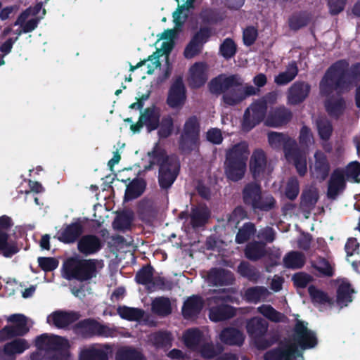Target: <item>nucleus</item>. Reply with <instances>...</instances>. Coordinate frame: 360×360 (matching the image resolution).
<instances>
[{
  "label": "nucleus",
  "instance_id": "obj_20",
  "mask_svg": "<svg viewBox=\"0 0 360 360\" xmlns=\"http://www.w3.org/2000/svg\"><path fill=\"white\" fill-rule=\"evenodd\" d=\"M268 141L271 148L274 149L283 150L284 155L290 153L295 146H297V143L295 139L290 137L288 134L271 131L268 134Z\"/></svg>",
  "mask_w": 360,
  "mask_h": 360
},
{
  "label": "nucleus",
  "instance_id": "obj_6",
  "mask_svg": "<svg viewBox=\"0 0 360 360\" xmlns=\"http://www.w3.org/2000/svg\"><path fill=\"white\" fill-rule=\"evenodd\" d=\"M96 262L93 259L70 257L63 264L64 277L67 280L75 279L87 281L96 276Z\"/></svg>",
  "mask_w": 360,
  "mask_h": 360
},
{
  "label": "nucleus",
  "instance_id": "obj_21",
  "mask_svg": "<svg viewBox=\"0 0 360 360\" xmlns=\"http://www.w3.org/2000/svg\"><path fill=\"white\" fill-rule=\"evenodd\" d=\"M22 248L15 233L0 235V255L5 258H11Z\"/></svg>",
  "mask_w": 360,
  "mask_h": 360
},
{
  "label": "nucleus",
  "instance_id": "obj_47",
  "mask_svg": "<svg viewBox=\"0 0 360 360\" xmlns=\"http://www.w3.org/2000/svg\"><path fill=\"white\" fill-rule=\"evenodd\" d=\"M117 311L122 319L129 321H140L144 316V311L143 309L127 306L118 307Z\"/></svg>",
  "mask_w": 360,
  "mask_h": 360
},
{
  "label": "nucleus",
  "instance_id": "obj_59",
  "mask_svg": "<svg viewBox=\"0 0 360 360\" xmlns=\"http://www.w3.org/2000/svg\"><path fill=\"white\" fill-rule=\"evenodd\" d=\"M116 360H146L143 355L137 349L127 347L119 349L116 353Z\"/></svg>",
  "mask_w": 360,
  "mask_h": 360
},
{
  "label": "nucleus",
  "instance_id": "obj_11",
  "mask_svg": "<svg viewBox=\"0 0 360 360\" xmlns=\"http://www.w3.org/2000/svg\"><path fill=\"white\" fill-rule=\"evenodd\" d=\"M212 34V29L210 27H200L185 46L183 53L184 58L192 59L201 53L205 44L210 40Z\"/></svg>",
  "mask_w": 360,
  "mask_h": 360
},
{
  "label": "nucleus",
  "instance_id": "obj_16",
  "mask_svg": "<svg viewBox=\"0 0 360 360\" xmlns=\"http://www.w3.org/2000/svg\"><path fill=\"white\" fill-rule=\"evenodd\" d=\"M35 346L39 349L59 352L67 348L68 342L61 336L44 333L36 338Z\"/></svg>",
  "mask_w": 360,
  "mask_h": 360
},
{
  "label": "nucleus",
  "instance_id": "obj_46",
  "mask_svg": "<svg viewBox=\"0 0 360 360\" xmlns=\"http://www.w3.org/2000/svg\"><path fill=\"white\" fill-rule=\"evenodd\" d=\"M238 273L249 281L257 283L260 278L259 271L248 262L243 261L238 266Z\"/></svg>",
  "mask_w": 360,
  "mask_h": 360
},
{
  "label": "nucleus",
  "instance_id": "obj_61",
  "mask_svg": "<svg viewBox=\"0 0 360 360\" xmlns=\"http://www.w3.org/2000/svg\"><path fill=\"white\" fill-rule=\"evenodd\" d=\"M300 147L303 151L308 150L309 146L314 143V136L311 129L307 125H303L298 136Z\"/></svg>",
  "mask_w": 360,
  "mask_h": 360
},
{
  "label": "nucleus",
  "instance_id": "obj_36",
  "mask_svg": "<svg viewBox=\"0 0 360 360\" xmlns=\"http://www.w3.org/2000/svg\"><path fill=\"white\" fill-rule=\"evenodd\" d=\"M203 338L202 332L197 328L186 330L183 335L185 345L193 351L199 349Z\"/></svg>",
  "mask_w": 360,
  "mask_h": 360
},
{
  "label": "nucleus",
  "instance_id": "obj_7",
  "mask_svg": "<svg viewBox=\"0 0 360 360\" xmlns=\"http://www.w3.org/2000/svg\"><path fill=\"white\" fill-rule=\"evenodd\" d=\"M276 96L274 93H269L264 96L252 102L245 110L242 127L244 131H249L260 124L265 118L268 103H274Z\"/></svg>",
  "mask_w": 360,
  "mask_h": 360
},
{
  "label": "nucleus",
  "instance_id": "obj_62",
  "mask_svg": "<svg viewBox=\"0 0 360 360\" xmlns=\"http://www.w3.org/2000/svg\"><path fill=\"white\" fill-rule=\"evenodd\" d=\"M174 287L173 282L168 280L165 277L155 276L154 277L151 285L147 288L148 292H154L157 290H171Z\"/></svg>",
  "mask_w": 360,
  "mask_h": 360
},
{
  "label": "nucleus",
  "instance_id": "obj_24",
  "mask_svg": "<svg viewBox=\"0 0 360 360\" xmlns=\"http://www.w3.org/2000/svg\"><path fill=\"white\" fill-rule=\"evenodd\" d=\"M207 65L204 62L195 63L189 70V85L193 89L202 86L207 80Z\"/></svg>",
  "mask_w": 360,
  "mask_h": 360
},
{
  "label": "nucleus",
  "instance_id": "obj_30",
  "mask_svg": "<svg viewBox=\"0 0 360 360\" xmlns=\"http://www.w3.org/2000/svg\"><path fill=\"white\" fill-rule=\"evenodd\" d=\"M345 181L343 173L339 169H335L328 181L327 195L330 199H335L340 191L345 188Z\"/></svg>",
  "mask_w": 360,
  "mask_h": 360
},
{
  "label": "nucleus",
  "instance_id": "obj_43",
  "mask_svg": "<svg viewBox=\"0 0 360 360\" xmlns=\"http://www.w3.org/2000/svg\"><path fill=\"white\" fill-rule=\"evenodd\" d=\"M305 264L304 255L298 251H290L283 258V265L287 269H301Z\"/></svg>",
  "mask_w": 360,
  "mask_h": 360
},
{
  "label": "nucleus",
  "instance_id": "obj_29",
  "mask_svg": "<svg viewBox=\"0 0 360 360\" xmlns=\"http://www.w3.org/2000/svg\"><path fill=\"white\" fill-rule=\"evenodd\" d=\"M79 314L74 311L58 310L51 314L53 324L57 328H65L79 319Z\"/></svg>",
  "mask_w": 360,
  "mask_h": 360
},
{
  "label": "nucleus",
  "instance_id": "obj_32",
  "mask_svg": "<svg viewBox=\"0 0 360 360\" xmlns=\"http://www.w3.org/2000/svg\"><path fill=\"white\" fill-rule=\"evenodd\" d=\"M219 339L225 345L241 346L244 342L245 336L238 328L226 327L219 333Z\"/></svg>",
  "mask_w": 360,
  "mask_h": 360
},
{
  "label": "nucleus",
  "instance_id": "obj_34",
  "mask_svg": "<svg viewBox=\"0 0 360 360\" xmlns=\"http://www.w3.org/2000/svg\"><path fill=\"white\" fill-rule=\"evenodd\" d=\"M314 171L316 177L322 181L329 175L330 167L326 155L323 153H316L314 155Z\"/></svg>",
  "mask_w": 360,
  "mask_h": 360
},
{
  "label": "nucleus",
  "instance_id": "obj_53",
  "mask_svg": "<svg viewBox=\"0 0 360 360\" xmlns=\"http://www.w3.org/2000/svg\"><path fill=\"white\" fill-rule=\"evenodd\" d=\"M153 311L161 316H167L172 313L171 302L168 297H160L152 302Z\"/></svg>",
  "mask_w": 360,
  "mask_h": 360
},
{
  "label": "nucleus",
  "instance_id": "obj_8",
  "mask_svg": "<svg viewBox=\"0 0 360 360\" xmlns=\"http://www.w3.org/2000/svg\"><path fill=\"white\" fill-rule=\"evenodd\" d=\"M229 301V296L225 295H216L208 299L210 307L209 318L213 322H219L233 318L236 315L235 308L226 304Z\"/></svg>",
  "mask_w": 360,
  "mask_h": 360
},
{
  "label": "nucleus",
  "instance_id": "obj_12",
  "mask_svg": "<svg viewBox=\"0 0 360 360\" xmlns=\"http://www.w3.org/2000/svg\"><path fill=\"white\" fill-rule=\"evenodd\" d=\"M187 99L186 88L182 76L174 78L168 90L167 105L172 109H181Z\"/></svg>",
  "mask_w": 360,
  "mask_h": 360
},
{
  "label": "nucleus",
  "instance_id": "obj_58",
  "mask_svg": "<svg viewBox=\"0 0 360 360\" xmlns=\"http://www.w3.org/2000/svg\"><path fill=\"white\" fill-rule=\"evenodd\" d=\"M209 218L207 212L202 208H193L191 213V224L193 227L198 228L204 226Z\"/></svg>",
  "mask_w": 360,
  "mask_h": 360
},
{
  "label": "nucleus",
  "instance_id": "obj_50",
  "mask_svg": "<svg viewBox=\"0 0 360 360\" xmlns=\"http://www.w3.org/2000/svg\"><path fill=\"white\" fill-rule=\"evenodd\" d=\"M269 295V290L264 286H253L247 288L245 291L246 300L251 303H258L262 299Z\"/></svg>",
  "mask_w": 360,
  "mask_h": 360
},
{
  "label": "nucleus",
  "instance_id": "obj_4",
  "mask_svg": "<svg viewBox=\"0 0 360 360\" xmlns=\"http://www.w3.org/2000/svg\"><path fill=\"white\" fill-rule=\"evenodd\" d=\"M181 154L188 155L198 149L200 145V122L196 115L188 117L183 124L177 140Z\"/></svg>",
  "mask_w": 360,
  "mask_h": 360
},
{
  "label": "nucleus",
  "instance_id": "obj_44",
  "mask_svg": "<svg viewBox=\"0 0 360 360\" xmlns=\"http://www.w3.org/2000/svg\"><path fill=\"white\" fill-rule=\"evenodd\" d=\"M325 108L326 112L331 117L338 120L345 112L346 102L342 97H340L334 101L326 102Z\"/></svg>",
  "mask_w": 360,
  "mask_h": 360
},
{
  "label": "nucleus",
  "instance_id": "obj_54",
  "mask_svg": "<svg viewBox=\"0 0 360 360\" xmlns=\"http://www.w3.org/2000/svg\"><path fill=\"white\" fill-rule=\"evenodd\" d=\"M160 50H157L152 55L149 56L147 59H144L143 60L139 61L136 65H130L129 70L131 72L134 71L136 69L141 68L143 66L147 61H150L151 64L148 65V70H147V74L151 75L153 73L155 68L160 66V62L159 58L161 56Z\"/></svg>",
  "mask_w": 360,
  "mask_h": 360
},
{
  "label": "nucleus",
  "instance_id": "obj_27",
  "mask_svg": "<svg viewBox=\"0 0 360 360\" xmlns=\"http://www.w3.org/2000/svg\"><path fill=\"white\" fill-rule=\"evenodd\" d=\"M83 226L79 221L72 222L57 233V238L65 244L75 243L82 235Z\"/></svg>",
  "mask_w": 360,
  "mask_h": 360
},
{
  "label": "nucleus",
  "instance_id": "obj_49",
  "mask_svg": "<svg viewBox=\"0 0 360 360\" xmlns=\"http://www.w3.org/2000/svg\"><path fill=\"white\" fill-rule=\"evenodd\" d=\"M298 73L297 63L292 61L290 63L285 72L279 73L276 76L274 82L278 85H285L292 81Z\"/></svg>",
  "mask_w": 360,
  "mask_h": 360
},
{
  "label": "nucleus",
  "instance_id": "obj_3",
  "mask_svg": "<svg viewBox=\"0 0 360 360\" xmlns=\"http://www.w3.org/2000/svg\"><path fill=\"white\" fill-rule=\"evenodd\" d=\"M293 340L295 344H287V355L295 360H304L302 352L298 349V346L303 350L314 348L318 344L316 333L308 329L304 323L297 321L295 325Z\"/></svg>",
  "mask_w": 360,
  "mask_h": 360
},
{
  "label": "nucleus",
  "instance_id": "obj_52",
  "mask_svg": "<svg viewBox=\"0 0 360 360\" xmlns=\"http://www.w3.org/2000/svg\"><path fill=\"white\" fill-rule=\"evenodd\" d=\"M154 268L150 264L143 266L135 275V281L140 285H146L147 288L151 285L154 278Z\"/></svg>",
  "mask_w": 360,
  "mask_h": 360
},
{
  "label": "nucleus",
  "instance_id": "obj_64",
  "mask_svg": "<svg viewBox=\"0 0 360 360\" xmlns=\"http://www.w3.org/2000/svg\"><path fill=\"white\" fill-rule=\"evenodd\" d=\"M198 350L202 358L211 359L221 352L222 347L221 346L215 347L212 342H207L201 345Z\"/></svg>",
  "mask_w": 360,
  "mask_h": 360
},
{
  "label": "nucleus",
  "instance_id": "obj_17",
  "mask_svg": "<svg viewBox=\"0 0 360 360\" xmlns=\"http://www.w3.org/2000/svg\"><path fill=\"white\" fill-rule=\"evenodd\" d=\"M311 85L304 81H296L288 89L287 92L288 103L292 105L303 103L309 96Z\"/></svg>",
  "mask_w": 360,
  "mask_h": 360
},
{
  "label": "nucleus",
  "instance_id": "obj_42",
  "mask_svg": "<svg viewBox=\"0 0 360 360\" xmlns=\"http://www.w3.org/2000/svg\"><path fill=\"white\" fill-rule=\"evenodd\" d=\"M79 360H108V354L101 347L91 346L80 352Z\"/></svg>",
  "mask_w": 360,
  "mask_h": 360
},
{
  "label": "nucleus",
  "instance_id": "obj_10",
  "mask_svg": "<svg viewBox=\"0 0 360 360\" xmlns=\"http://www.w3.org/2000/svg\"><path fill=\"white\" fill-rule=\"evenodd\" d=\"M13 325H6L0 330V342L25 335L29 331L27 318L22 314H14L7 319Z\"/></svg>",
  "mask_w": 360,
  "mask_h": 360
},
{
  "label": "nucleus",
  "instance_id": "obj_9",
  "mask_svg": "<svg viewBox=\"0 0 360 360\" xmlns=\"http://www.w3.org/2000/svg\"><path fill=\"white\" fill-rule=\"evenodd\" d=\"M245 328L248 334L254 340L258 349H266L271 345L272 342L264 338L269 328L267 321L255 316L247 321Z\"/></svg>",
  "mask_w": 360,
  "mask_h": 360
},
{
  "label": "nucleus",
  "instance_id": "obj_37",
  "mask_svg": "<svg viewBox=\"0 0 360 360\" xmlns=\"http://www.w3.org/2000/svg\"><path fill=\"white\" fill-rule=\"evenodd\" d=\"M312 15L307 11L296 12L290 16L288 26L292 31H297L306 26L311 22Z\"/></svg>",
  "mask_w": 360,
  "mask_h": 360
},
{
  "label": "nucleus",
  "instance_id": "obj_23",
  "mask_svg": "<svg viewBox=\"0 0 360 360\" xmlns=\"http://www.w3.org/2000/svg\"><path fill=\"white\" fill-rule=\"evenodd\" d=\"M148 156L150 158L149 165L146 167V169H150L154 165H166L168 162L177 160L174 155H168L165 149L155 143L152 150L148 152Z\"/></svg>",
  "mask_w": 360,
  "mask_h": 360
},
{
  "label": "nucleus",
  "instance_id": "obj_48",
  "mask_svg": "<svg viewBox=\"0 0 360 360\" xmlns=\"http://www.w3.org/2000/svg\"><path fill=\"white\" fill-rule=\"evenodd\" d=\"M255 224L252 222H245L238 229L235 238L237 244H243L248 241L256 233Z\"/></svg>",
  "mask_w": 360,
  "mask_h": 360
},
{
  "label": "nucleus",
  "instance_id": "obj_13",
  "mask_svg": "<svg viewBox=\"0 0 360 360\" xmlns=\"http://www.w3.org/2000/svg\"><path fill=\"white\" fill-rule=\"evenodd\" d=\"M75 329L84 338H92L94 336L109 337L112 334L109 327L92 319L79 321L76 323Z\"/></svg>",
  "mask_w": 360,
  "mask_h": 360
},
{
  "label": "nucleus",
  "instance_id": "obj_28",
  "mask_svg": "<svg viewBox=\"0 0 360 360\" xmlns=\"http://www.w3.org/2000/svg\"><path fill=\"white\" fill-rule=\"evenodd\" d=\"M207 277L210 283L215 286L231 285L234 281L233 273L223 268H212Z\"/></svg>",
  "mask_w": 360,
  "mask_h": 360
},
{
  "label": "nucleus",
  "instance_id": "obj_41",
  "mask_svg": "<svg viewBox=\"0 0 360 360\" xmlns=\"http://www.w3.org/2000/svg\"><path fill=\"white\" fill-rule=\"evenodd\" d=\"M158 136L160 139H166L170 137L174 131V120L169 114L165 115L160 118V127L158 128Z\"/></svg>",
  "mask_w": 360,
  "mask_h": 360
},
{
  "label": "nucleus",
  "instance_id": "obj_25",
  "mask_svg": "<svg viewBox=\"0 0 360 360\" xmlns=\"http://www.w3.org/2000/svg\"><path fill=\"white\" fill-rule=\"evenodd\" d=\"M139 117L148 132L155 131L160 127V109L155 104L145 108Z\"/></svg>",
  "mask_w": 360,
  "mask_h": 360
},
{
  "label": "nucleus",
  "instance_id": "obj_60",
  "mask_svg": "<svg viewBox=\"0 0 360 360\" xmlns=\"http://www.w3.org/2000/svg\"><path fill=\"white\" fill-rule=\"evenodd\" d=\"M300 182L296 176L290 177L285 187V196L290 200H295L300 193Z\"/></svg>",
  "mask_w": 360,
  "mask_h": 360
},
{
  "label": "nucleus",
  "instance_id": "obj_26",
  "mask_svg": "<svg viewBox=\"0 0 360 360\" xmlns=\"http://www.w3.org/2000/svg\"><path fill=\"white\" fill-rule=\"evenodd\" d=\"M102 248L101 239L92 234L83 236L78 241L77 249L79 252L86 256L94 255Z\"/></svg>",
  "mask_w": 360,
  "mask_h": 360
},
{
  "label": "nucleus",
  "instance_id": "obj_40",
  "mask_svg": "<svg viewBox=\"0 0 360 360\" xmlns=\"http://www.w3.org/2000/svg\"><path fill=\"white\" fill-rule=\"evenodd\" d=\"M316 127L321 140L328 141L330 139L333 132V126L329 119L325 116L319 117L316 120Z\"/></svg>",
  "mask_w": 360,
  "mask_h": 360
},
{
  "label": "nucleus",
  "instance_id": "obj_51",
  "mask_svg": "<svg viewBox=\"0 0 360 360\" xmlns=\"http://www.w3.org/2000/svg\"><path fill=\"white\" fill-rule=\"evenodd\" d=\"M257 310L261 314L271 322H284L286 319L284 314L276 310L270 304H262L257 308Z\"/></svg>",
  "mask_w": 360,
  "mask_h": 360
},
{
  "label": "nucleus",
  "instance_id": "obj_1",
  "mask_svg": "<svg viewBox=\"0 0 360 360\" xmlns=\"http://www.w3.org/2000/svg\"><path fill=\"white\" fill-rule=\"evenodd\" d=\"M347 67L346 60H339L327 69L319 82L321 96H329L335 91L341 96L351 89V81L346 79Z\"/></svg>",
  "mask_w": 360,
  "mask_h": 360
},
{
  "label": "nucleus",
  "instance_id": "obj_39",
  "mask_svg": "<svg viewBox=\"0 0 360 360\" xmlns=\"http://www.w3.org/2000/svg\"><path fill=\"white\" fill-rule=\"evenodd\" d=\"M319 193L316 189L304 190L300 196V207L304 212L309 213L318 202Z\"/></svg>",
  "mask_w": 360,
  "mask_h": 360
},
{
  "label": "nucleus",
  "instance_id": "obj_18",
  "mask_svg": "<svg viewBox=\"0 0 360 360\" xmlns=\"http://www.w3.org/2000/svg\"><path fill=\"white\" fill-rule=\"evenodd\" d=\"M292 112L284 105L273 109L265 120V125L270 127H281L288 124L292 118Z\"/></svg>",
  "mask_w": 360,
  "mask_h": 360
},
{
  "label": "nucleus",
  "instance_id": "obj_57",
  "mask_svg": "<svg viewBox=\"0 0 360 360\" xmlns=\"http://www.w3.org/2000/svg\"><path fill=\"white\" fill-rule=\"evenodd\" d=\"M353 292L354 290L352 288L350 283L342 282L337 289V302L340 304L351 302Z\"/></svg>",
  "mask_w": 360,
  "mask_h": 360
},
{
  "label": "nucleus",
  "instance_id": "obj_2",
  "mask_svg": "<svg viewBox=\"0 0 360 360\" xmlns=\"http://www.w3.org/2000/svg\"><path fill=\"white\" fill-rule=\"evenodd\" d=\"M249 155L248 144L245 141L234 144L226 150L224 172L229 180L237 182L244 177Z\"/></svg>",
  "mask_w": 360,
  "mask_h": 360
},
{
  "label": "nucleus",
  "instance_id": "obj_33",
  "mask_svg": "<svg viewBox=\"0 0 360 360\" xmlns=\"http://www.w3.org/2000/svg\"><path fill=\"white\" fill-rule=\"evenodd\" d=\"M146 188V182L142 178L134 179L127 186L125 190L124 200L131 201L140 197Z\"/></svg>",
  "mask_w": 360,
  "mask_h": 360
},
{
  "label": "nucleus",
  "instance_id": "obj_45",
  "mask_svg": "<svg viewBox=\"0 0 360 360\" xmlns=\"http://www.w3.org/2000/svg\"><path fill=\"white\" fill-rule=\"evenodd\" d=\"M244 100L242 95V86L232 87L227 90L222 96V101L226 106H234Z\"/></svg>",
  "mask_w": 360,
  "mask_h": 360
},
{
  "label": "nucleus",
  "instance_id": "obj_14",
  "mask_svg": "<svg viewBox=\"0 0 360 360\" xmlns=\"http://www.w3.org/2000/svg\"><path fill=\"white\" fill-rule=\"evenodd\" d=\"M243 79L238 74L229 76L220 75L210 81L209 89L212 94H220L221 93L224 94L232 87L243 86Z\"/></svg>",
  "mask_w": 360,
  "mask_h": 360
},
{
  "label": "nucleus",
  "instance_id": "obj_56",
  "mask_svg": "<svg viewBox=\"0 0 360 360\" xmlns=\"http://www.w3.org/2000/svg\"><path fill=\"white\" fill-rule=\"evenodd\" d=\"M237 51V44L230 37L226 38L219 46V54L226 60H229L234 57Z\"/></svg>",
  "mask_w": 360,
  "mask_h": 360
},
{
  "label": "nucleus",
  "instance_id": "obj_5",
  "mask_svg": "<svg viewBox=\"0 0 360 360\" xmlns=\"http://www.w3.org/2000/svg\"><path fill=\"white\" fill-rule=\"evenodd\" d=\"M243 203L257 211L269 212L276 207V201L270 194L263 196L261 185L255 181L249 182L242 190Z\"/></svg>",
  "mask_w": 360,
  "mask_h": 360
},
{
  "label": "nucleus",
  "instance_id": "obj_35",
  "mask_svg": "<svg viewBox=\"0 0 360 360\" xmlns=\"http://www.w3.org/2000/svg\"><path fill=\"white\" fill-rule=\"evenodd\" d=\"M245 256L250 261L256 262L266 255V243L260 241L248 243L244 250Z\"/></svg>",
  "mask_w": 360,
  "mask_h": 360
},
{
  "label": "nucleus",
  "instance_id": "obj_55",
  "mask_svg": "<svg viewBox=\"0 0 360 360\" xmlns=\"http://www.w3.org/2000/svg\"><path fill=\"white\" fill-rule=\"evenodd\" d=\"M311 266L316 270L320 276L332 277L334 275V269L329 261L319 257L316 261L311 262Z\"/></svg>",
  "mask_w": 360,
  "mask_h": 360
},
{
  "label": "nucleus",
  "instance_id": "obj_15",
  "mask_svg": "<svg viewBox=\"0 0 360 360\" xmlns=\"http://www.w3.org/2000/svg\"><path fill=\"white\" fill-rule=\"evenodd\" d=\"M180 171L179 160L160 165L158 170V184L162 189H169L176 179Z\"/></svg>",
  "mask_w": 360,
  "mask_h": 360
},
{
  "label": "nucleus",
  "instance_id": "obj_63",
  "mask_svg": "<svg viewBox=\"0 0 360 360\" xmlns=\"http://www.w3.org/2000/svg\"><path fill=\"white\" fill-rule=\"evenodd\" d=\"M248 218V212L243 206L238 205L227 215V222L230 226L234 225L235 227H237L242 220Z\"/></svg>",
  "mask_w": 360,
  "mask_h": 360
},
{
  "label": "nucleus",
  "instance_id": "obj_38",
  "mask_svg": "<svg viewBox=\"0 0 360 360\" xmlns=\"http://www.w3.org/2000/svg\"><path fill=\"white\" fill-rule=\"evenodd\" d=\"M30 348V344L27 340L23 338H15L6 343L3 347V352L7 356H14L22 354Z\"/></svg>",
  "mask_w": 360,
  "mask_h": 360
},
{
  "label": "nucleus",
  "instance_id": "obj_22",
  "mask_svg": "<svg viewBox=\"0 0 360 360\" xmlns=\"http://www.w3.org/2000/svg\"><path fill=\"white\" fill-rule=\"evenodd\" d=\"M267 160L265 153L262 149L255 150L250 161V169L254 179L262 177L266 169Z\"/></svg>",
  "mask_w": 360,
  "mask_h": 360
},
{
  "label": "nucleus",
  "instance_id": "obj_19",
  "mask_svg": "<svg viewBox=\"0 0 360 360\" xmlns=\"http://www.w3.org/2000/svg\"><path fill=\"white\" fill-rule=\"evenodd\" d=\"M204 300L198 295L188 297L181 307V314L186 320L196 319L204 307Z\"/></svg>",
  "mask_w": 360,
  "mask_h": 360
},
{
  "label": "nucleus",
  "instance_id": "obj_31",
  "mask_svg": "<svg viewBox=\"0 0 360 360\" xmlns=\"http://www.w3.org/2000/svg\"><path fill=\"white\" fill-rule=\"evenodd\" d=\"M288 161H292L300 176H304L307 172V158L305 152L298 145L295 146L290 153L285 155Z\"/></svg>",
  "mask_w": 360,
  "mask_h": 360
}]
</instances>
